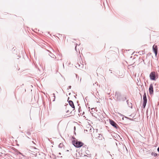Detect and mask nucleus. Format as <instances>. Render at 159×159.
Instances as JSON below:
<instances>
[{
	"label": "nucleus",
	"mask_w": 159,
	"mask_h": 159,
	"mask_svg": "<svg viewBox=\"0 0 159 159\" xmlns=\"http://www.w3.org/2000/svg\"><path fill=\"white\" fill-rule=\"evenodd\" d=\"M72 144L76 148H80L82 146L83 143L80 142L78 141L77 140H74L72 141Z\"/></svg>",
	"instance_id": "nucleus-1"
},
{
	"label": "nucleus",
	"mask_w": 159,
	"mask_h": 159,
	"mask_svg": "<svg viewBox=\"0 0 159 159\" xmlns=\"http://www.w3.org/2000/svg\"><path fill=\"white\" fill-rule=\"evenodd\" d=\"M155 72H152L150 75V79L152 80H155Z\"/></svg>",
	"instance_id": "nucleus-2"
},
{
	"label": "nucleus",
	"mask_w": 159,
	"mask_h": 159,
	"mask_svg": "<svg viewBox=\"0 0 159 159\" xmlns=\"http://www.w3.org/2000/svg\"><path fill=\"white\" fill-rule=\"evenodd\" d=\"M153 50L154 53L155 54V55L156 56L157 53V45H154L153 46Z\"/></svg>",
	"instance_id": "nucleus-3"
},
{
	"label": "nucleus",
	"mask_w": 159,
	"mask_h": 159,
	"mask_svg": "<svg viewBox=\"0 0 159 159\" xmlns=\"http://www.w3.org/2000/svg\"><path fill=\"white\" fill-rule=\"evenodd\" d=\"M149 91L150 94H152L153 93V86L152 84H151L150 85Z\"/></svg>",
	"instance_id": "nucleus-4"
},
{
	"label": "nucleus",
	"mask_w": 159,
	"mask_h": 159,
	"mask_svg": "<svg viewBox=\"0 0 159 159\" xmlns=\"http://www.w3.org/2000/svg\"><path fill=\"white\" fill-rule=\"evenodd\" d=\"M110 124L113 127H115V128H117V126H118L117 125L115 122L113 120H110Z\"/></svg>",
	"instance_id": "nucleus-5"
},
{
	"label": "nucleus",
	"mask_w": 159,
	"mask_h": 159,
	"mask_svg": "<svg viewBox=\"0 0 159 159\" xmlns=\"http://www.w3.org/2000/svg\"><path fill=\"white\" fill-rule=\"evenodd\" d=\"M69 103L70 105L73 108H75V106L74 105L73 102L71 101H69Z\"/></svg>",
	"instance_id": "nucleus-6"
},
{
	"label": "nucleus",
	"mask_w": 159,
	"mask_h": 159,
	"mask_svg": "<svg viewBox=\"0 0 159 159\" xmlns=\"http://www.w3.org/2000/svg\"><path fill=\"white\" fill-rule=\"evenodd\" d=\"M147 100H143V108H144L146 106V104L147 103Z\"/></svg>",
	"instance_id": "nucleus-7"
},
{
	"label": "nucleus",
	"mask_w": 159,
	"mask_h": 159,
	"mask_svg": "<svg viewBox=\"0 0 159 159\" xmlns=\"http://www.w3.org/2000/svg\"><path fill=\"white\" fill-rule=\"evenodd\" d=\"M147 99V98H146V93H144L143 95V100H146Z\"/></svg>",
	"instance_id": "nucleus-8"
},
{
	"label": "nucleus",
	"mask_w": 159,
	"mask_h": 159,
	"mask_svg": "<svg viewBox=\"0 0 159 159\" xmlns=\"http://www.w3.org/2000/svg\"><path fill=\"white\" fill-rule=\"evenodd\" d=\"M151 155L152 156H154L155 157L157 155V154L156 153L153 152H152Z\"/></svg>",
	"instance_id": "nucleus-9"
},
{
	"label": "nucleus",
	"mask_w": 159,
	"mask_h": 159,
	"mask_svg": "<svg viewBox=\"0 0 159 159\" xmlns=\"http://www.w3.org/2000/svg\"><path fill=\"white\" fill-rule=\"evenodd\" d=\"M53 96L52 97V98L53 99V101H54L55 99V96L54 93L52 94Z\"/></svg>",
	"instance_id": "nucleus-10"
},
{
	"label": "nucleus",
	"mask_w": 159,
	"mask_h": 159,
	"mask_svg": "<svg viewBox=\"0 0 159 159\" xmlns=\"http://www.w3.org/2000/svg\"><path fill=\"white\" fill-rule=\"evenodd\" d=\"M119 94V93L118 92H116L115 93V96H117V98H118V95Z\"/></svg>",
	"instance_id": "nucleus-11"
},
{
	"label": "nucleus",
	"mask_w": 159,
	"mask_h": 159,
	"mask_svg": "<svg viewBox=\"0 0 159 159\" xmlns=\"http://www.w3.org/2000/svg\"><path fill=\"white\" fill-rule=\"evenodd\" d=\"M26 133L28 134V135H30V132L29 131H27V132H26Z\"/></svg>",
	"instance_id": "nucleus-12"
},
{
	"label": "nucleus",
	"mask_w": 159,
	"mask_h": 159,
	"mask_svg": "<svg viewBox=\"0 0 159 159\" xmlns=\"http://www.w3.org/2000/svg\"><path fill=\"white\" fill-rule=\"evenodd\" d=\"M51 57H52L54 58L55 56L54 55L52 54V56H51Z\"/></svg>",
	"instance_id": "nucleus-13"
},
{
	"label": "nucleus",
	"mask_w": 159,
	"mask_h": 159,
	"mask_svg": "<svg viewBox=\"0 0 159 159\" xmlns=\"http://www.w3.org/2000/svg\"><path fill=\"white\" fill-rule=\"evenodd\" d=\"M69 112H70V111H69V110H67L66 111V112L67 113H69Z\"/></svg>",
	"instance_id": "nucleus-14"
},
{
	"label": "nucleus",
	"mask_w": 159,
	"mask_h": 159,
	"mask_svg": "<svg viewBox=\"0 0 159 159\" xmlns=\"http://www.w3.org/2000/svg\"><path fill=\"white\" fill-rule=\"evenodd\" d=\"M157 151L159 153V147L157 149Z\"/></svg>",
	"instance_id": "nucleus-15"
},
{
	"label": "nucleus",
	"mask_w": 159,
	"mask_h": 159,
	"mask_svg": "<svg viewBox=\"0 0 159 159\" xmlns=\"http://www.w3.org/2000/svg\"><path fill=\"white\" fill-rule=\"evenodd\" d=\"M61 143H60L59 145V146H61Z\"/></svg>",
	"instance_id": "nucleus-16"
},
{
	"label": "nucleus",
	"mask_w": 159,
	"mask_h": 159,
	"mask_svg": "<svg viewBox=\"0 0 159 159\" xmlns=\"http://www.w3.org/2000/svg\"><path fill=\"white\" fill-rule=\"evenodd\" d=\"M61 143H60L59 145V146H61Z\"/></svg>",
	"instance_id": "nucleus-17"
},
{
	"label": "nucleus",
	"mask_w": 159,
	"mask_h": 159,
	"mask_svg": "<svg viewBox=\"0 0 159 159\" xmlns=\"http://www.w3.org/2000/svg\"><path fill=\"white\" fill-rule=\"evenodd\" d=\"M75 49L76 50V46L75 47Z\"/></svg>",
	"instance_id": "nucleus-18"
},
{
	"label": "nucleus",
	"mask_w": 159,
	"mask_h": 159,
	"mask_svg": "<svg viewBox=\"0 0 159 159\" xmlns=\"http://www.w3.org/2000/svg\"><path fill=\"white\" fill-rule=\"evenodd\" d=\"M70 87H71V86H69V88H70Z\"/></svg>",
	"instance_id": "nucleus-19"
},
{
	"label": "nucleus",
	"mask_w": 159,
	"mask_h": 159,
	"mask_svg": "<svg viewBox=\"0 0 159 159\" xmlns=\"http://www.w3.org/2000/svg\"><path fill=\"white\" fill-rule=\"evenodd\" d=\"M59 154H61V153H59Z\"/></svg>",
	"instance_id": "nucleus-20"
}]
</instances>
